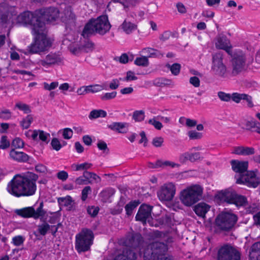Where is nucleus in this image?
Instances as JSON below:
<instances>
[{
	"label": "nucleus",
	"mask_w": 260,
	"mask_h": 260,
	"mask_svg": "<svg viewBox=\"0 0 260 260\" xmlns=\"http://www.w3.org/2000/svg\"><path fill=\"white\" fill-rule=\"evenodd\" d=\"M173 82L171 79L165 78H158L153 81L154 85L158 87L170 85L173 84Z\"/></svg>",
	"instance_id": "32"
},
{
	"label": "nucleus",
	"mask_w": 260,
	"mask_h": 260,
	"mask_svg": "<svg viewBox=\"0 0 260 260\" xmlns=\"http://www.w3.org/2000/svg\"><path fill=\"white\" fill-rule=\"evenodd\" d=\"M36 14L39 19L44 23H52L55 21L59 18V10L54 7H49L42 9L36 11Z\"/></svg>",
	"instance_id": "12"
},
{
	"label": "nucleus",
	"mask_w": 260,
	"mask_h": 260,
	"mask_svg": "<svg viewBox=\"0 0 260 260\" xmlns=\"http://www.w3.org/2000/svg\"><path fill=\"white\" fill-rule=\"evenodd\" d=\"M111 25L106 16L103 15L96 19H91L85 24L82 32L84 38H87L95 34L104 35L109 31Z\"/></svg>",
	"instance_id": "4"
},
{
	"label": "nucleus",
	"mask_w": 260,
	"mask_h": 260,
	"mask_svg": "<svg viewBox=\"0 0 260 260\" xmlns=\"http://www.w3.org/2000/svg\"><path fill=\"white\" fill-rule=\"evenodd\" d=\"M218 197L221 201L235 204L237 207H245L248 204L247 198L244 196L237 193L235 191H221L218 194Z\"/></svg>",
	"instance_id": "9"
},
{
	"label": "nucleus",
	"mask_w": 260,
	"mask_h": 260,
	"mask_svg": "<svg viewBox=\"0 0 260 260\" xmlns=\"http://www.w3.org/2000/svg\"><path fill=\"white\" fill-rule=\"evenodd\" d=\"M201 158V154L200 152L192 153L185 152L180 156L179 160L180 162L184 163L187 160H189L191 162H194L200 160Z\"/></svg>",
	"instance_id": "23"
},
{
	"label": "nucleus",
	"mask_w": 260,
	"mask_h": 260,
	"mask_svg": "<svg viewBox=\"0 0 260 260\" xmlns=\"http://www.w3.org/2000/svg\"><path fill=\"white\" fill-rule=\"evenodd\" d=\"M11 117V112L8 109L0 110V118L7 120Z\"/></svg>",
	"instance_id": "50"
},
{
	"label": "nucleus",
	"mask_w": 260,
	"mask_h": 260,
	"mask_svg": "<svg viewBox=\"0 0 260 260\" xmlns=\"http://www.w3.org/2000/svg\"><path fill=\"white\" fill-rule=\"evenodd\" d=\"M203 187L198 184L189 186L180 192V200L186 206H191L202 198Z\"/></svg>",
	"instance_id": "5"
},
{
	"label": "nucleus",
	"mask_w": 260,
	"mask_h": 260,
	"mask_svg": "<svg viewBox=\"0 0 260 260\" xmlns=\"http://www.w3.org/2000/svg\"><path fill=\"white\" fill-rule=\"evenodd\" d=\"M179 166L178 164L169 160L162 161L161 160H157L155 163L154 167L158 168L170 166L172 168H174L176 166L178 167Z\"/></svg>",
	"instance_id": "34"
},
{
	"label": "nucleus",
	"mask_w": 260,
	"mask_h": 260,
	"mask_svg": "<svg viewBox=\"0 0 260 260\" xmlns=\"http://www.w3.org/2000/svg\"><path fill=\"white\" fill-rule=\"evenodd\" d=\"M232 57V74L235 76L246 70V57L245 54L241 51L235 53Z\"/></svg>",
	"instance_id": "11"
},
{
	"label": "nucleus",
	"mask_w": 260,
	"mask_h": 260,
	"mask_svg": "<svg viewBox=\"0 0 260 260\" xmlns=\"http://www.w3.org/2000/svg\"><path fill=\"white\" fill-rule=\"evenodd\" d=\"M232 169L238 174L235 176L236 183L243 184L248 187H256L260 183V179L254 172L247 171L248 161L232 160L231 161Z\"/></svg>",
	"instance_id": "3"
},
{
	"label": "nucleus",
	"mask_w": 260,
	"mask_h": 260,
	"mask_svg": "<svg viewBox=\"0 0 260 260\" xmlns=\"http://www.w3.org/2000/svg\"><path fill=\"white\" fill-rule=\"evenodd\" d=\"M92 166V164L88 162H84L80 164H73L72 165V168L75 171L83 170L84 171H87L90 169Z\"/></svg>",
	"instance_id": "35"
},
{
	"label": "nucleus",
	"mask_w": 260,
	"mask_h": 260,
	"mask_svg": "<svg viewBox=\"0 0 260 260\" xmlns=\"http://www.w3.org/2000/svg\"><path fill=\"white\" fill-rule=\"evenodd\" d=\"M255 150L253 147L237 146L233 148L232 153L240 155H250L254 154Z\"/></svg>",
	"instance_id": "21"
},
{
	"label": "nucleus",
	"mask_w": 260,
	"mask_h": 260,
	"mask_svg": "<svg viewBox=\"0 0 260 260\" xmlns=\"http://www.w3.org/2000/svg\"><path fill=\"white\" fill-rule=\"evenodd\" d=\"M143 242V238L140 234H135L129 238L127 244L129 247L134 248L138 247Z\"/></svg>",
	"instance_id": "27"
},
{
	"label": "nucleus",
	"mask_w": 260,
	"mask_h": 260,
	"mask_svg": "<svg viewBox=\"0 0 260 260\" xmlns=\"http://www.w3.org/2000/svg\"><path fill=\"white\" fill-rule=\"evenodd\" d=\"M99 211V208L95 206L88 207L87 209V213L92 217L96 216Z\"/></svg>",
	"instance_id": "55"
},
{
	"label": "nucleus",
	"mask_w": 260,
	"mask_h": 260,
	"mask_svg": "<svg viewBox=\"0 0 260 260\" xmlns=\"http://www.w3.org/2000/svg\"><path fill=\"white\" fill-rule=\"evenodd\" d=\"M135 63L139 66L147 67L148 66L149 61L147 57L142 56L137 57L135 60Z\"/></svg>",
	"instance_id": "44"
},
{
	"label": "nucleus",
	"mask_w": 260,
	"mask_h": 260,
	"mask_svg": "<svg viewBox=\"0 0 260 260\" xmlns=\"http://www.w3.org/2000/svg\"><path fill=\"white\" fill-rule=\"evenodd\" d=\"M121 28L127 34L132 33L137 28L136 24L132 23L130 21L125 20L121 25Z\"/></svg>",
	"instance_id": "30"
},
{
	"label": "nucleus",
	"mask_w": 260,
	"mask_h": 260,
	"mask_svg": "<svg viewBox=\"0 0 260 260\" xmlns=\"http://www.w3.org/2000/svg\"><path fill=\"white\" fill-rule=\"evenodd\" d=\"M62 136L64 139H71L73 136L72 130L70 128H66L63 129Z\"/></svg>",
	"instance_id": "63"
},
{
	"label": "nucleus",
	"mask_w": 260,
	"mask_h": 260,
	"mask_svg": "<svg viewBox=\"0 0 260 260\" xmlns=\"http://www.w3.org/2000/svg\"><path fill=\"white\" fill-rule=\"evenodd\" d=\"M13 244L16 246H20L23 244L24 238L22 236H17L13 238Z\"/></svg>",
	"instance_id": "61"
},
{
	"label": "nucleus",
	"mask_w": 260,
	"mask_h": 260,
	"mask_svg": "<svg viewBox=\"0 0 260 260\" xmlns=\"http://www.w3.org/2000/svg\"><path fill=\"white\" fill-rule=\"evenodd\" d=\"M210 207L208 204L201 202L194 206V211L197 215L204 218L205 217L206 214L209 211Z\"/></svg>",
	"instance_id": "22"
},
{
	"label": "nucleus",
	"mask_w": 260,
	"mask_h": 260,
	"mask_svg": "<svg viewBox=\"0 0 260 260\" xmlns=\"http://www.w3.org/2000/svg\"><path fill=\"white\" fill-rule=\"evenodd\" d=\"M15 107L21 111H23L25 114H28L31 112L29 106L26 104L20 102L17 103L15 105Z\"/></svg>",
	"instance_id": "46"
},
{
	"label": "nucleus",
	"mask_w": 260,
	"mask_h": 260,
	"mask_svg": "<svg viewBox=\"0 0 260 260\" xmlns=\"http://www.w3.org/2000/svg\"><path fill=\"white\" fill-rule=\"evenodd\" d=\"M133 118L136 121H142L144 119L145 113L143 110L135 111L133 113Z\"/></svg>",
	"instance_id": "45"
},
{
	"label": "nucleus",
	"mask_w": 260,
	"mask_h": 260,
	"mask_svg": "<svg viewBox=\"0 0 260 260\" xmlns=\"http://www.w3.org/2000/svg\"><path fill=\"white\" fill-rule=\"evenodd\" d=\"M218 260H240V253L233 246L225 245L219 249Z\"/></svg>",
	"instance_id": "13"
},
{
	"label": "nucleus",
	"mask_w": 260,
	"mask_h": 260,
	"mask_svg": "<svg viewBox=\"0 0 260 260\" xmlns=\"http://www.w3.org/2000/svg\"><path fill=\"white\" fill-rule=\"evenodd\" d=\"M44 88L45 90H51L54 89L58 86V82H53L50 84H48L46 82L44 83Z\"/></svg>",
	"instance_id": "59"
},
{
	"label": "nucleus",
	"mask_w": 260,
	"mask_h": 260,
	"mask_svg": "<svg viewBox=\"0 0 260 260\" xmlns=\"http://www.w3.org/2000/svg\"><path fill=\"white\" fill-rule=\"evenodd\" d=\"M148 123L153 125L154 127L158 130H160L162 127L161 123L158 121L156 120L154 118L149 119Z\"/></svg>",
	"instance_id": "62"
},
{
	"label": "nucleus",
	"mask_w": 260,
	"mask_h": 260,
	"mask_svg": "<svg viewBox=\"0 0 260 260\" xmlns=\"http://www.w3.org/2000/svg\"><path fill=\"white\" fill-rule=\"evenodd\" d=\"M62 61L60 55L56 53H50L44 59L40 60V64L43 67H50L55 64H59Z\"/></svg>",
	"instance_id": "17"
},
{
	"label": "nucleus",
	"mask_w": 260,
	"mask_h": 260,
	"mask_svg": "<svg viewBox=\"0 0 260 260\" xmlns=\"http://www.w3.org/2000/svg\"><path fill=\"white\" fill-rule=\"evenodd\" d=\"M128 124L127 123L113 122L108 125V127L112 131L117 132L119 133H125L127 131L125 129L127 127Z\"/></svg>",
	"instance_id": "28"
},
{
	"label": "nucleus",
	"mask_w": 260,
	"mask_h": 260,
	"mask_svg": "<svg viewBox=\"0 0 260 260\" xmlns=\"http://www.w3.org/2000/svg\"><path fill=\"white\" fill-rule=\"evenodd\" d=\"M10 146V142L7 139V137L3 136L1 139L0 149H6Z\"/></svg>",
	"instance_id": "54"
},
{
	"label": "nucleus",
	"mask_w": 260,
	"mask_h": 260,
	"mask_svg": "<svg viewBox=\"0 0 260 260\" xmlns=\"http://www.w3.org/2000/svg\"><path fill=\"white\" fill-rule=\"evenodd\" d=\"M132 56V58H130L128 55L126 53H123L119 58L118 61L121 63H126L128 62V60H132L133 58V56L132 55H131Z\"/></svg>",
	"instance_id": "60"
},
{
	"label": "nucleus",
	"mask_w": 260,
	"mask_h": 260,
	"mask_svg": "<svg viewBox=\"0 0 260 260\" xmlns=\"http://www.w3.org/2000/svg\"><path fill=\"white\" fill-rule=\"evenodd\" d=\"M244 93L234 92L231 95V100L236 103H239L243 100Z\"/></svg>",
	"instance_id": "49"
},
{
	"label": "nucleus",
	"mask_w": 260,
	"mask_h": 260,
	"mask_svg": "<svg viewBox=\"0 0 260 260\" xmlns=\"http://www.w3.org/2000/svg\"><path fill=\"white\" fill-rule=\"evenodd\" d=\"M17 22L24 24H29L31 27L32 33L42 34V31L45 29V25L42 22L39 17L35 13H32L30 12H24L17 16Z\"/></svg>",
	"instance_id": "6"
},
{
	"label": "nucleus",
	"mask_w": 260,
	"mask_h": 260,
	"mask_svg": "<svg viewBox=\"0 0 260 260\" xmlns=\"http://www.w3.org/2000/svg\"><path fill=\"white\" fill-rule=\"evenodd\" d=\"M238 217L235 214L222 212L219 214L215 220L218 229L225 231H230L237 221Z\"/></svg>",
	"instance_id": "10"
},
{
	"label": "nucleus",
	"mask_w": 260,
	"mask_h": 260,
	"mask_svg": "<svg viewBox=\"0 0 260 260\" xmlns=\"http://www.w3.org/2000/svg\"><path fill=\"white\" fill-rule=\"evenodd\" d=\"M94 235L92 231L89 229H83L76 235L75 248L78 253L86 252L90 250L93 244Z\"/></svg>",
	"instance_id": "7"
},
{
	"label": "nucleus",
	"mask_w": 260,
	"mask_h": 260,
	"mask_svg": "<svg viewBox=\"0 0 260 260\" xmlns=\"http://www.w3.org/2000/svg\"><path fill=\"white\" fill-rule=\"evenodd\" d=\"M46 28L42 31V33H32L36 36L34 41L27 47V51L30 54L40 53L48 50L50 47L51 43L46 38L45 35Z\"/></svg>",
	"instance_id": "8"
},
{
	"label": "nucleus",
	"mask_w": 260,
	"mask_h": 260,
	"mask_svg": "<svg viewBox=\"0 0 260 260\" xmlns=\"http://www.w3.org/2000/svg\"><path fill=\"white\" fill-rule=\"evenodd\" d=\"M152 207L146 204H142L140 207L136 216V220L141 221L143 224L146 223L151 218V211Z\"/></svg>",
	"instance_id": "16"
},
{
	"label": "nucleus",
	"mask_w": 260,
	"mask_h": 260,
	"mask_svg": "<svg viewBox=\"0 0 260 260\" xmlns=\"http://www.w3.org/2000/svg\"><path fill=\"white\" fill-rule=\"evenodd\" d=\"M117 95L116 91H112L111 92H107L101 95V99L102 101H108L114 99Z\"/></svg>",
	"instance_id": "48"
},
{
	"label": "nucleus",
	"mask_w": 260,
	"mask_h": 260,
	"mask_svg": "<svg viewBox=\"0 0 260 260\" xmlns=\"http://www.w3.org/2000/svg\"><path fill=\"white\" fill-rule=\"evenodd\" d=\"M34 212V208L33 207H28L15 210V213L17 215L25 218H33Z\"/></svg>",
	"instance_id": "26"
},
{
	"label": "nucleus",
	"mask_w": 260,
	"mask_h": 260,
	"mask_svg": "<svg viewBox=\"0 0 260 260\" xmlns=\"http://www.w3.org/2000/svg\"><path fill=\"white\" fill-rule=\"evenodd\" d=\"M247 102V106L249 108H252L254 106V104L252 102V98L251 95L244 93L243 100Z\"/></svg>",
	"instance_id": "58"
},
{
	"label": "nucleus",
	"mask_w": 260,
	"mask_h": 260,
	"mask_svg": "<svg viewBox=\"0 0 260 260\" xmlns=\"http://www.w3.org/2000/svg\"><path fill=\"white\" fill-rule=\"evenodd\" d=\"M61 20L66 24H74L76 20V16L73 13L71 7H66L60 16Z\"/></svg>",
	"instance_id": "18"
},
{
	"label": "nucleus",
	"mask_w": 260,
	"mask_h": 260,
	"mask_svg": "<svg viewBox=\"0 0 260 260\" xmlns=\"http://www.w3.org/2000/svg\"><path fill=\"white\" fill-rule=\"evenodd\" d=\"M33 121V117L31 115H28L20 122L21 126L24 129H27Z\"/></svg>",
	"instance_id": "41"
},
{
	"label": "nucleus",
	"mask_w": 260,
	"mask_h": 260,
	"mask_svg": "<svg viewBox=\"0 0 260 260\" xmlns=\"http://www.w3.org/2000/svg\"><path fill=\"white\" fill-rule=\"evenodd\" d=\"M164 142V138L161 137H155L152 141V144L156 147H160Z\"/></svg>",
	"instance_id": "51"
},
{
	"label": "nucleus",
	"mask_w": 260,
	"mask_h": 260,
	"mask_svg": "<svg viewBox=\"0 0 260 260\" xmlns=\"http://www.w3.org/2000/svg\"><path fill=\"white\" fill-rule=\"evenodd\" d=\"M176 188L172 183H166L157 191V196L162 201H171L175 194Z\"/></svg>",
	"instance_id": "15"
},
{
	"label": "nucleus",
	"mask_w": 260,
	"mask_h": 260,
	"mask_svg": "<svg viewBox=\"0 0 260 260\" xmlns=\"http://www.w3.org/2000/svg\"><path fill=\"white\" fill-rule=\"evenodd\" d=\"M56 176L58 179L64 181L68 179L69 175L66 171H61L57 173Z\"/></svg>",
	"instance_id": "64"
},
{
	"label": "nucleus",
	"mask_w": 260,
	"mask_h": 260,
	"mask_svg": "<svg viewBox=\"0 0 260 260\" xmlns=\"http://www.w3.org/2000/svg\"><path fill=\"white\" fill-rule=\"evenodd\" d=\"M152 240H158L150 243L144 250L143 257L145 260H150L152 256H165L168 250V244L173 242V238L168 234L159 231L151 233Z\"/></svg>",
	"instance_id": "2"
},
{
	"label": "nucleus",
	"mask_w": 260,
	"mask_h": 260,
	"mask_svg": "<svg viewBox=\"0 0 260 260\" xmlns=\"http://www.w3.org/2000/svg\"><path fill=\"white\" fill-rule=\"evenodd\" d=\"M44 204L43 202H41L40 203L39 206L37 208L36 210L34 209V213L33 214V218L35 219H37L42 218L46 214V211L43 209Z\"/></svg>",
	"instance_id": "31"
},
{
	"label": "nucleus",
	"mask_w": 260,
	"mask_h": 260,
	"mask_svg": "<svg viewBox=\"0 0 260 260\" xmlns=\"http://www.w3.org/2000/svg\"><path fill=\"white\" fill-rule=\"evenodd\" d=\"M136 258L137 254L134 250L125 248L122 253L117 255L114 260H135Z\"/></svg>",
	"instance_id": "20"
},
{
	"label": "nucleus",
	"mask_w": 260,
	"mask_h": 260,
	"mask_svg": "<svg viewBox=\"0 0 260 260\" xmlns=\"http://www.w3.org/2000/svg\"><path fill=\"white\" fill-rule=\"evenodd\" d=\"M140 202L139 201H134L130 202L125 206L126 213L127 215L130 216L132 214L133 210L139 205Z\"/></svg>",
	"instance_id": "36"
},
{
	"label": "nucleus",
	"mask_w": 260,
	"mask_h": 260,
	"mask_svg": "<svg viewBox=\"0 0 260 260\" xmlns=\"http://www.w3.org/2000/svg\"><path fill=\"white\" fill-rule=\"evenodd\" d=\"M212 70L217 75L224 77L226 72V68L222 62V54L217 52L212 56Z\"/></svg>",
	"instance_id": "14"
},
{
	"label": "nucleus",
	"mask_w": 260,
	"mask_h": 260,
	"mask_svg": "<svg viewBox=\"0 0 260 260\" xmlns=\"http://www.w3.org/2000/svg\"><path fill=\"white\" fill-rule=\"evenodd\" d=\"M250 260H260V242L254 243L249 252Z\"/></svg>",
	"instance_id": "25"
},
{
	"label": "nucleus",
	"mask_w": 260,
	"mask_h": 260,
	"mask_svg": "<svg viewBox=\"0 0 260 260\" xmlns=\"http://www.w3.org/2000/svg\"><path fill=\"white\" fill-rule=\"evenodd\" d=\"M50 229V225L46 222L38 226V232L42 236H45Z\"/></svg>",
	"instance_id": "38"
},
{
	"label": "nucleus",
	"mask_w": 260,
	"mask_h": 260,
	"mask_svg": "<svg viewBox=\"0 0 260 260\" xmlns=\"http://www.w3.org/2000/svg\"><path fill=\"white\" fill-rule=\"evenodd\" d=\"M230 41L224 35H219L217 37V41L215 43L216 48L226 51L228 54L231 52V46H229Z\"/></svg>",
	"instance_id": "19"
},
{
	"label": "nucleus",
	"mask_w": 260,
	"mask_h": 260,
	"mask_svg": "<svg viewBox=\"0 0 260 260\" xmlns=\"http://www.w3.org/2000/svg\"><path fill=\"white\" fill-rule=\"evenodd\" d=\"M86 87L87 93H96L104 89L103 85L99 84L90 85L86 86Z\"/></svg>",
	"instance_id": "42"
},
{
	"label": "nucleus",
	"mask_w": 260,
	"mask_h": 260,
	"mask_svg": "<svg viewBox=\"0 0 260 260\" xmlns=\"http://www.w3.org/2000/svg\"><path fill=\"white\" fill-rule=\"evenodd\" d=\"M51 144L53 149L58 151L61 148V145L59 141L57 138H53L51 141Z\"/></svg>",
	"instance_id": "56"
},
{
	"label": "nucleus",
	"mask_w": 260,
	"mask_h": 260,
	"mask_svg": "<svg viewBox=\"0 0 260 260\" xmlns=\"http://www.w3.org/2000/svg\"><path fill=\"white\" fill-rule=\"evenodd\" d=\"M10 157L18 161H26L28 160V156L25 153L12 149L10 152Z\"/></svg>",
	"instance_id": "24"
},
{
	"label": "nucleus",
	"mask_w": 260,
	"mask_h": 260,
	"mask_svg": "<svg viewBox=\"0 0 260 260\" xmlns=\"http://www.w3.org/2000/svg\"><path fill=\"white\" fill-rule=\"evenodd\" d=\"M91 192V188L89 186H85L82 190L81 200L85 201L88 197V194Z\"/></svg>",
	"instance_id": "52"
},
{
	"label": "nucleus",
	"mask_w": 260,
	"mask_h": 260,
	"mask_svg": "<svg viewBox=\"0 0 260 260\" xmlns=\"http://www.w3.org/2000/svg\"><path fill=\"white\" fill-rule=\"evenodd\" d=\"M83 176H81L76 179L75 182L77 185H87L92 183V181H88Z\"/></svg>",
	"instance_id": "53"
},
{
	"label": "nucleus",
	"mask_w": 260,
	"mask_h": 260,
	"mask_svg": "<svg viewBox=\"0 0 260 260\" xmlns=\"http://www.w3.org/2000/svg\"><path fill=\"white\" fill-rule=\"evenodd\" d=\"M10 18L8 7L5 5H0V21L3 24L7 23Z\"/></svg>",
	"instance_id": "29"
},
{
	"label": "nucleus",
	"mask_w": 260,
	"mask_h": 260,
	"mask_svg": "<svg viewBox=\"0 0 260 260\" xmlns=\"http://www.w3.org/2000/svg\"><path fill=\"white\" fill-rule=\"evenodd\" d=\"M231 94L226 93L223 91H219L217 93V95L219 99L223 102H228L231 100Z\"/></svg>",
	"instance_id": "47"
},
{
	"label": "nucleus",
	"mask_w": 260,
	"mask_h": 260,
	"mask_svg": "<svg viewBox=\"0 0 260 260\" xmlns=\"http://www.w3.org/2000/svg\"><path fill=\"white\" fill-rule=\"evenodd\" d=\"M114 2H117L121 4L124 9H128L136 4V0H113Z\"/></svg>",
	"instance_id": "39"
},
{
	"label": "nucleus",
	"mask_w": 260,
	"mask_h": 260,
	"mask_svg": "<svg viewBox=\"0 0 260 260\" xmlns=\"http://www.w3.org/2000/svg\"><path fill=\"white\" fill-rule=\"evenodd\" d=\"M166 66L170 69L172 74L175 76L178 75L180 72L181 65L179 63H175L172 65L168 63Z\"/></svg>",
	"instance_id": "37"
},
{
	"label": "nucleus",
	"mask_w": 260,
	"mask_h": 260,
	"mask_svg": "<svg viewBox=\"0 0 260 260\" xmlns=\"http://www.w3.org/2000/svg\"><path fill=\"white\" fill-rule=\"evenodd\" d=\"M113 194V191L110 189H106L100 193V196L103 202H106Z\"/></svg>",
	"instance_id": "43"
},
{
	"label": "nucleus",
	"mask_w": 260,
	"mask_h": 260,
	"mask_svg": "<svg viewBox=\"0 0 260 260\" xmlns=\"http://www.w3.org/2000/svg\"><path fill=\"white\" fill-rule=\"evenodd\" d=\"M57 201L60 206L68 207L72 205V199L70 196L59 198Z\"/></svg>",
	"instance_id": "40"
},
{
	"label": "nucleus",
	"mask_w": 260,
	"mask_h": 260,
	"mask_svg": "<svg viewBox=\"0 0 260 260\" xmlns=\"http://www.w3.org/2000/svg\"><path fill=\"white\" fill-rule=\"evenodd\" d=\"M38 178V175L29 172L23 175H16L8 183L7 190L17 197L32 196L36 192V182Z\"/></svg>",
	"instance_id": "1"
},
{
	"label": "nucleus",
	"mask_w": 260,
	"mask_h": 260,
	"mask_svg": "<svg viewBox=\"0 0 260 260\" xmlns=\"http://www.w3.org/2000/svg\"><path fill=\"white\" fill-rule=\"evenodd\" d=\"M188 134L190 139H200L202 137V133L197 132L195 131H190Z\"/></svg>",
	"instance_id": "57"
},
{
	"label": "nucleus",
	"mask_w": 260,
	"mask_h": 260,
	"mask_svg": "<svg viewBox=\"0 0 260 260\" xmlns=\"http://www.w3.org/2000/svg\"><path fill=\"white\" fill-rule=\"evenodd\" d=\"M107 116V112L103 110H92L88 117L90 119H96L99 117H105Z\"/></svg>",
	"instance_id": "33"
}]
</instances>
